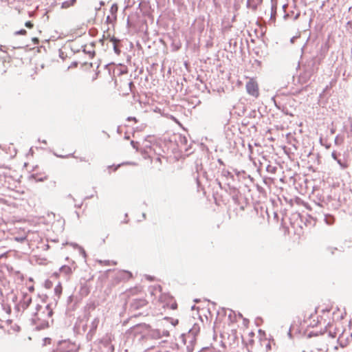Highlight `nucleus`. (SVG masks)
Segmentation results:
<instances>
[{
  "label": "nucleus",
  "mask_w": 352,
  "mask_h": 352,
  "mask_svg": "<svg viewBox=\"0 0 352 352\" xmlns=\"http://www.w3.org/2000/svg\"><path fill=\"white\" fill-rule=\"evenodd\" d=\"M322 318L320 320L316 311L306 312L302 318H299L297 321H294L291 328L298 330L300 333H305L311 327H315L322 322Z\"/></svg>",
  "instance_id": "1"
},
{
  "label": "nucleus",
  "mask_w": 352,
  "mask_h": 352,
  "mask_svg": "<svg viewBox=\"0 0 352 352\" xmlns=\"http://www.w3.org/2000/svg\"><path fill=\"white\" fill-rule=\"evenodd\" d=\"M248 81L246 82L245 89L247 93L254 98H258L260 95L258 83L254 78H248Z\"/></svg>",
  "instance_id": "2"
},
{
  "label": "nucleus",
  "mask_w": 352,
  "mask_h": 352,
  "mask_svg": "<svg viewBox=\"0 0 352 352\" xmlns=\"http://www.w3.org/2000/svg\"><path fill=\"white\" fill-rule=\"evenodd\" d=\"M77 349L75 343L69 340H62L58 342L56 351L57 352H74Z\"/></svg>",
  "instance_id": "3"
},
{
  "label": "nucleus",
  "mask_w": 352,
  "mask_h": 352,
  "mask_svg": "<svg viewBox=\"0 0 352 352\" xmlns=\"http://www.w3.org/2000/svg\"><path fill=\"white\" fill-rule=\"evenodd\" d=\"M42 315L45 316V311H42L41 313H40L39 310H38V311L34 313V317L33 318V320L35 323H39V322L41 321V324L43 327L47 326V322L42 319Z\"/></svg>",
  "instance_id": "4"
},
{
  "label": "nucleus",
  "mask_w": 352,
  "mask_h": 352,
  "mask_svg": "<svg viewBox=\"0 0 352 352\" xmlns=\"http://www.w3.org/2000/svg\"><path fill=\"white\" fill-rule=\"evenodd\" d=\"M147 301L144 298L134 299L131 302V306L135 309H138L146 305Z\"/></svg>",
  "instance_id": "5"
},
{
  "label": "nucleus",
  "mask_w": 352,
  "mask_h": 352,
  "mask_svg": "<svg viewBox=\"0 0 352 352\" xmlns=\"http://www.w3.org/2000/svg\"><path fill=\"white\" fill-rule=\"evenodd\" d=\"M118 10V6L117 5V3H113L111 8H110V12L111 13V14L113 15V17H112V19L110 18L109 16H108L107 17V22H112V21H116V13Z\"/></svg>",
  "instance_id": "6"
},
{
  "label": "nucleus",
  "mask_w": 352,
  "mask_h": 352,
  "mask_svg": "<svg viewBox=\"0 0 352 352\" xmlns=\"http://www.w3.org/2000/svg\"><path fill=\"white\" fill-rule=\"evenodd\" d=\"M76 2V0H69L62 3L61 8L67 9L71 6H73Z\"/></svg>",
  "instance_id": "7"
},
{
  "label": "nucleus",
  "mask_w": 352,
  "mask_h": 352,
  "mask_svg": "<svg viewBox=\"0 0 352 352\" xmlns=\"http://www.w3.org/2000/svg\"><path fill=\"white\" fill-rule=\"evenodd\" d=\"M62 292H63V287H62V285L61 283L59 282L57 285H56L55 288H54V293L55 294L58 296V297H60V295L62 294Z\"/></svg>",
  "instance_id": "8"
},
{
  "label": "nucleus",
  "mask_w": 352,
  "mask_h": 352,
  "mask_svg": "<svg viewBox=\"0 0 352 352\" xmlns=\"http://www.w3.org/2000/svg\"><path fill=\"white\" fill-rule=\"evenodd\" d=\"M44 286L46 289H51L53 286V282L50 279L46 280Z\"/></svg>",
  "instance_id": "9"
},
{
  "label": "nucleus",
  "mask_w": 352,
  "mask_h": 352,
  "mask_svg": "<svg viewBox=\"0 0 352 352\" xmlns=\"http://www.w3.org/2000/svg\"><path fill=\"white\" fill-rule=\"evenodd\" d=\"M78 65V63L76 61H73L71 64L67 67V70L69 69L76 68Z\"/></svg>",
  "instance_id": "10"
},
{
  "label": "nucleus",
  "mask_w": 352,
  "mask_h": 352,
  "mask_svg": "<svg viewBox=\"0 0 352 352\" xmlns=\"http://www.w3.org/2000/svg\"><path fill=\"white\" fill-rule=\"evenodd\" d=\"M61 270L64 271L65 273L70 274L72 272V270L68 266H63L61 268Z\"/></svg>",
  "instance_id": "11"
},
{
  "label": "nucleus",
  "mask_w": 352,
  "mask_h": 352,
  "mask_svg": "<svg viewBox=\"0 0 352 352\" xmlns=\"http://www.w3.org/2000/svg\"><path fill=\"white\" fill-rule=\"evenodd\" d=\"M131 144L132 145V146L136 149L137 151L138 150V148H139V143L137 142H134V141H131Z\"/></svg>",
  "instance_id": "12"
},
{
  "label": "nucleus",
  "mask_w": 352,
  "mask_h": 352,
  "mask_svg": "<svg viewBox=\"0 0 352 352\" xmlns=\"http://www.w3.org/2000/svg\"><path fill=\"white\" fill-rule=\"evenodd\" d=\"M30 178H31V179H35V180H36V181H37V182H43V181H44L45 179H47V177H45L44 178H38V179H36V177H35V175H31Z\"/></svg>",
  "instance_id": "13"
},
{
  "label": "nucleus",
  "mask_w": 352,
  "mask_h": 352,
  "mask_svg": "<svg viewBox=\"0 0 352 352\" xmlns=\"http://www.w3.org/2000/svg\"><path fill=\"white\" fill-rule=\"evenodd\" d=\"M25 27H27L28 28H32L34 25L33 23L31 22V21H27L25 23Z\"/></svg>",
  "instance_id": "14"
},
{
  "label": "nucleus",
  "mask_w": 352,
  "mask_h": 352,
  "mask_svg": "<svg viewBox=\"0 0 352 352\" xmlns=\"http://www.w3.org/2000/svg\"><path fill=\"white\" fill-rule=\"evenodd\" d=\"M26 33H27V32L25 30H21L20 31L16 32L17 34H22V35H25V34H26Z\"/></svg>",
  "instance_id": "15"
},
{
  "label": "nucleus",
  "mask_w": 352,
  "mask_h": 352,
  "mask_svg": "<svg viewBox=\"0 0 352 352\" xmlns=\"http://www.w3.org/2000/svg\"><path fill=\"white\" fill-rule=\"evenodd\" d=\"M59 277V275L58 273L55 272L52 274V278H54L55 279H58Z\"/></svg>",
  "instance_id": "16"
},
{
  "label": "nucleus",
  "mask_w": 352,
  "mask_h": 352,
  "mask_svg": "<svg viewBox=\"0 0 352 352\" xmlns=\"http://www.w3.org/2000/svg\"><path fill=\"white\" fill-rule=\"evenodd\" d=\"M80 161L85 162H89V159H86V157H80Z\"/></svg>",
  "instance_id": "17"
},
{
  "label": "nucleus",
  "mask_w": 352,
  "mask_h": 352,
  "mask_svg": "<svg viewBox=\"0 0 352 352\" xmlns=\"http://www.w3.org/2000/svg\"><path fill=\"white\" fill-rule=\"evenodd\" d=\"M322 312L324 313V314H329V310H323Z\"/></svg>",
  "instance_id": "18"
},
{
  "label": "nucleus",
  "mask_w": 352,
  "mask_h": 352,
  "mask_svg": "<svg viewBox=\"0 0 352 352\" xmlns=\"http://www.w3.org/2000/svg\"><path fill=\"white\" fill-rule=\"evenodd\" d=\"M331 326V323L330 322H329L327 324V326H326V331H327V328Z\"/></svg>",
  "instance_id": "19"
},
{
  "label": "nucleus",
  "mask_w": 352,
  "mask_h": 352,
  "mask_svg": "<svg viewBox=\"0 0 352 352\" xmlns=\"http://www.w3.org/2000/svg\"><path fill=\"white\" fill-rule=\"evenodd\" d=\"M299 15H300L299 14H297L295 16L294 19H295V20H296V19H297L298 18Z\"/></svg>",
  "instance_id": "20"
},
{
  "label": "nucleus",
  "mask_w": 352,
  "mask_h": 352,
  "mask_svg": "<svg viewBox=\"0 0 352 352\" xmlns=\"http://www.w3.org/2000/svg\"><path fill=\"white\" fill-rule=\"evenodd\" d=\"M332 156H333V157L334 159H336V154H335V153H333V154H332Z\"/></svg>",
  "instance_id": "21"
},
{
  "label": "nucleus",
  "mask_w": 352,
  "mask_h": 352,
  "mask_svg": "<svg viewBox=\"0 0 352 352\" xmlns=\"http://www.w3.org/2000/svg\"><path fill=\"white\" fill-rule=\"evenodd\" d=\"M104 3L103 1H101L100 2V6H104Z\"/></svg>",
  "instance_id": "22"
},
{
  "label": "nucleus",
  "mask_w": 352,
  "mask_h": 352,
  "mask_svg": "<svg viewBox=\"0 0 352 352\" xmlns=\"http://www.w3.org/2000/svg\"><path fill=\"white\" fill-rule=\"evenodd\" d=\"M287 16H288V14L285 15L284 16L285 19H286L287 18Z\"/></svg>",
  "instance_id": "23"
},
{
  "label": "nucleus",
  "mask_w": 352,
  "mask_h": 352,
  "mask_svg": "<svg viewBox=\"0 0 352 352\" xmlns=\"http://www.w3.org/2000/svg\"><path fill=\"white\" fill-rule=\"evenodd\" d=\"M38 307H39V309H42V307L38 306V305H36V308H37Z\"/></svg>",
  "instance_id": "24"
},
{
  "label": "nucleus",
  "mask_w": 352,
  "mask_h": 352,
  "mask_svg": "<svg viewBox=\"0 0 352 352\" xmlns=\"http://www.w3.org/2000/svg\"><path fill=\"white\" fill-rule=\"evenodd\" d=\"M30 290L33 291V290H34V288H33V287H30Z\"/></svg>",
  "instance_id": "25"
},
{
  "label": "nucleus",
  "mask_w": 352,
  "mask_h": 352,
  "mask_svg": "<svg viewBox=\"0 0 352 352\" xmlns=\"http://www.w3.org/2000/svg\"><path fill=\"white\" fill-rule=\"evenodd\" d=\"M114 49H115L116 51H117L116 46L114 47Z\"/></svg>",
  "instance_id": "26"
},
{
  "label": "nucleus",
  "mask_w": 352,
  "mask_h": 352,
  "mask_svg": "<svg viewBox=\"0 0 352 352\" xmlns=\"http://www.w3.org/2000/svg\"><path fill=\"white\" fill-rule=\"evenodd\" d=\"M333 316H335V315L336 314V311H334V312L333 313Z\"/></svg>",
  "instance_id": "27"
}]
</instances>
